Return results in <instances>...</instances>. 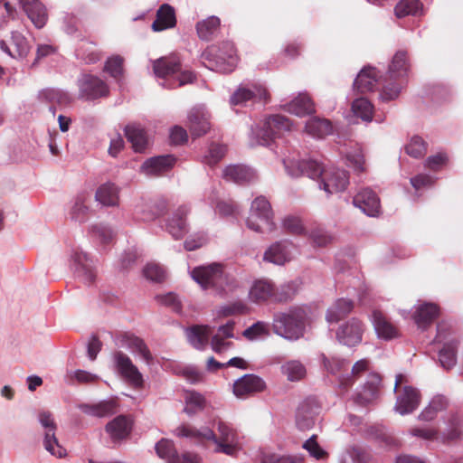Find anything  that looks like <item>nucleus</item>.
<instances>
[{"label":"nucleus","mask_w":463,"mask_h":463,"mask_svg":"<svg viewBox=\"0 0 463 463\" xmlns=\"http://www.w3.org/2000/svg\"><path fill=\"white\" fill-rule=\"evenodd\" d=\"M96 200L104 206H116L118 204V188L112 183L101 184L95 194Z\"/></svg>","instance_id":"obj_43"},{"label":"nucleus","mask_w":463,"mask_h":463,"mask_svg":"<svg viewBox=\"0 0 463 463\" xmlns=\"http://www.w3.org/2000/svg\"><path fill=\"white\" fill-rule=\"evenodd\" d=\"M239 57L235 45L231 41L209 45L201 54V61L207 69L231 73L237 67Z\"/></svg>","instance_id":"obj_1"},{"label":"nucleus","mask_w":463,"mask_h":463,"mask_svg":"<svg viewBox=\"0 0 463 463\" xmlns=\"http://www.w3.org/2000/svg\"><path fill=\"white\" fill-rule=\"evenodd\" d=\"M321 357L325 368L330 373L335 374L342 370H346L349 367V362L347 360L338 357L328 358L325 354H322Z\"/></svg>","instance_id":"obj_60"},{"label":"nucleus","mask_w":463,"mask_h":463,"mask_svg":"<svg viewBox=\"0 0 463 463\" xmlns=\"http://www.w3.org/2000/svg\"><path fill=\"white\" fill-rule=\"evenodd\" d=\"M38 99L51 104L59 106H67L72 102V97L67 92L60 89L47 88L42 90L38 94Z\"/></svg>","instance_id":"obj_42"},{"label":"nucleus","mask_w":463,"mask_h":463,"mask_svg":"<svg viewBox=\"0 0 463 463\" xmlns=\"http://www.w3.org/2000/svg\"><path fill=\"white\" fill-rule=\"evenodd\" d=\"M143 274L148 280L161 283L166 278V272L163 267L156 263H148L143 269Z\"/></svg>","instance_id":"obj_59"},{"label":"nucleus","mask_w":463,"mask_h":463,"mask_svg":"<svg viewBox=\"0 0 463 463\" xmlns=\"http://www.w3.org/2000/svg\"><path fill=\"white\" fill-rule=\"evenodd\" d=\"M406 153L414 157H422L427 152V143L420 137H413L405 146Z\"/></svg>","instance_id":"obj_58"},{"label":"nucleus","mask_w":463,"mask_h":463,"mask_svg":"<svg viewBox=\"0 0 463 463\" xmlns=\"http://www.w3.org/2000/svg\"><path fill=\"white\" fill-rule=\"evenodd\" d=\"M176 25L175 8L169 4H163L156 11V19L152 24L154 32H162L172 29Z\"/></svg>","instance_id":"obj_30"},{"label":"nucleus","mask_w":463,"mask_h":463,"mask_svg":"<svg viewBox=\"0 0 463 463\" xmlns=\"http://www.w3.org/2000/svg\"><path fill=\"white\" fill-rule=\"evenodd\" d=\"M227 148L223 145L213 144L211 145L208 155L205 156L204 161L207 165H216L225 155Z\"/></svg>","instance_id":"obj_63"},{"label":"nucleus","mask_w":463,"mask_h":463,"mask_svg":"<svg viewBox=\"0 0 463 463\" xmlns=\"http://www.w3.org/2000/svg\"><path fill=\"white\" fill-rule=\"evenodd\" d=\"M116 372L135 388H141L144 384L142 373L133 364L129 356L122 351H116L112 355Z\"/></svg>","instance_id":"obj_12"},{"label":"nucleus","mask_w":463,"mask_h":463,"mask_svg":"<svg viewBox=\"0 0 463 463\" xmlns=\"http://www.w3.org/2000/svg\"><path fill=\"white\" fill-rule=\"evenodd\" d=\"M246 224L256 232H272L275 229L273 212L266 197L259 196L251 203Z\"/></svg>","instance_id":"obj_8"},{"label":"nucleus","mask_w":463,"mask_h":463,"mask_svg":"<svg viewBox=\"0 0 463 463\" xmlns=\"http://www.w3.org/2000/svg\"><path fill=\"white\" fill-rule=\"evenodd\" d=\"M38 420L43 428H44L43 445L47 451L52 456L57 458H63L66 456V449L60 445L56 438L55 431L57 425L50 411H43L38 414Z\"/></svg>","instance_id":"obj_13"},{"label":"nucleus","mask_w":463,"mask_h":463,"mask_svg":"<svg viewBox=\"0 0 463 463\" xmlns=\"http://www.w3.org/2000/svg\"><path fill=\"white\" fill-rule=\"evenodd\" d=\"M91 237L99 241L101 244H109L114 238V232L111 228L104 224H95L90 228Z\"/></svg>","instance_id":"obj_55"},{"label":"nucleus","mask_w":463,"mask_h":463,"mask_svg":"<svg viewBox=\"0 0 463 463\" xmlns=\"http://www.w3.org/2000/svg\"><path fill=\"white\" fill-rule=\"evenodd\" d=\"M378 73L374 67H364L354 81V89L359 93L373 91L378 82Z\"/></svg>","instance_id":"obj_32"},{"label":"nucleus","mask_w":463,"mask_h":463,"mask_svg":"<svg viewBox=\"0 0 463 463\" xmlns=\"http://www.w3.org/2000/svg\"><path fill=\"white\" fill-rule=\"evenodd\" d=\"M449 331V326L447 323L440 322L438 324L436 341L439 343L444 342L442 348L439 352V361L440 365L446 370H449L456 365L458 347V341L455 338L445 342Z\"/></svg>","instance_id":"obj_11"},{"label":"nucleus","mask_w":463,"mask_h":463,"mask_svg":"<svg viewBox=\"0 0 463 463\" xmlns=\"http://www.w3.org/2000/svg\"><path fill=\"white\" fill-rule=\"evenodd\" d=\"M205 398L199 392H189L185 398L184 411L192 416L205 407Z\"/></svg>","instance_id":"obj_52"},{"label":"nucleus","mask_w":463,"mask_h":463,"mask_svg":"<svg viewBox=\"0 0 463 463\" xmlns=\"http://www.w3.org/2000/svg\"><path fill=\"white\" fill-rule=\"evenodd\" d=\"M217 430L220 433L219 440L225 442H236L237 433L236 430L227 422L219 420L217 421Z\"/></svg>","instance_id":"obj_64"},{"label":"nucleus","mask_w":463,"mask_h":463,"mask_svg":"<svg viewBox=\"0 0 463 463\" xmlns=\"http://www.w3.org/2000/svg\"><path fill=\"white\" fill-rule=\"evenodd\" d=\"M125 135L136 152L145 150L147 145V136L146 130L140 125L129 124L126 126Z\"/></svg>","instance_id":"obj_38"},{"label":"nucleus","mask_w":463,"mask_h":463,"mask_svg":"<svg viewBox=\"0 0 463 463\" xmlns=\"http://www.w3.org/2000/svg\"><path fill=\"white\" fill-rule=\"evenodd\" d=\"M74 270L86 284H91L96 278L92 260L84 251L76 250L71 256Z\"/></svg>","instance_id":"obj_27"},{"label":"nucleus","mask_w":463,"mask_h":463,"mask_svg":"<svg viewBox=\"0 0 463 463\" xmlns=\"http://www.w3.org/2000/svg\"><path fill=\"white\" fill-rule=\"evenodd\" d=\"M285 167L291 176L298 177L300 175H307L309 178L316 179L320 177L325 169L322 165L316 160H301L297 163H288L287 160H283Z\"/></svg>","instance_id":"obj_21"},{"label":"nucleus","mask_w":463,"mask_h":463,"mask_svg":"<svg viewBox=\"0 0 463 463\" xmlns=\"http://www.w3.org/2000/svg\"><path fill=\"white\" fill-rule=\"evenodd\" d=\"M189 212L190 209L186 205H181L166 220V231L175 240H180L187 233L186 216Z\"/></svg>","instance_id":"obj_23"},{"label":"nucleus","mask_w":463,"mask_h":463,"mask_svg":"<svg viewBox=\"0 0 463 463\" xmlns=\"http://www.w3.org/2000/svg\"><path fill=\"white\" fill-rule=\"evenodd\" d=\"M306 314L300 308H292L288 312H278L273 316V332L288 340H298L305 334Z\"/></svg>","instance_id":"obj_4"},{"label":"nucleus","mask_w":463,"mask_h":463,"mask_svg":"<svg viewBox=\"0 0 463 463\" xmlns=\"http://www.w3.org/2000/svg\"><path fill=\"white\" fill-rule=\"evenodd\" d=\"M266 383L262 378L255 374H245L233 384V393L238 398H246L264 391Z\"/></svg>","instance_id":"obj_20"},{"label":"nucleus","mask_w":463,"mask_h":463,"mask_svg":"<svg viewBox=\"0 0 463 463\" xmlns=\"http://www.w3.org/2000/svg\"><path fill=\"white\" fill-rule=\"evenodd\" d=\"M307 133L317 138H323L333 133V125L330 120L312 118L306 123Z\"/></svg>","instance_id":"obj_44"},{"label":"nucleus","mask_w":463,"mask_h":463,"mask_svg":"<svg viewBox=\"0 0 463 463\" xmlns=\"http://www.w3.org/2000/svg\"><path fill=\"white\" fill-rule=\"evenodd\" d=\"M0 49L14 59L24 58L27 56L30 46L27 39L19 32H13L10 44L5 41H0Z\"/></svg>","instance_id":"obj_26"},{"label":"nucleus","mask_w":463,"mask_h":463,"mask_svg":"<svg viewBox=\"0 0 463 463\" xmlns=\"http://www.w3.org/2000/svg\"><path fill=\"white\" fill-rule=\"evenodd\" d=\"M382 379L377 373H370L362 387L356 393L354 402L366 405L378 397Z\"/></svg>","instance_id":"obj_29"},{"label":"nucleus","mask_w":463,"mask_h":463,"mask_svg":"<svg viewBox=\"0 0 463 463\" xmlns=\"http://www.w3.org/2000/svg\"><path fill=\"white\" fill-rule=\"evenodd\" d=\"M175 434L181 438L189 439L196 445L204 446L206 442L213 441L216 445L214 451L217 453L232 456L236 451L235 442L219 440L213 430L209 427L197 429L189 424H182L175 429Z\"/></svg>","instance_id":"obj_6"},{"label":"nucleus","mask_w":463,"mask_h":463,"mask_svg":"<svg viewBox=\"0 0 463 463\" xmlns=\"http://www.w3.org/2000/svg\"><path fill=\"white\" fill-rule=\"evenodd\" d=\"M148 206L152 208L153 211L142 215V221L144 222L153 221L156 218L165 214L168 206L167 201L164 198H160L153 202H148Z\"/></svg>","instance_id":"obj_57"},{"label":"nucleus","mask_w":463,"mask_h":463,"mask_svg":"<svg viewBox=\"0 0 463 463\" xmlns=\"http://www.w3.org/2000/svg\"><path fill=\"white\" fill-rule=\"evenodd\" d=\"M394 12L398 18L419 16L423 14V5L420 0H401L395 5Z\"/></svg>","instance_id":"obj_48"},{"label":"nucleus","mask_w":463,"mask_h":463,"mask_svg":"<svg viewBox=\"0 0 463 463\" xmlns=\"http://www.w3.org/2000/svg\"><path fill=\"white\" fill-rule=\"evenodd\" d=\"M78 98L85 101H92L106 98L109 94V85L96 75L82 74L77 80Z\"/></svg>","instance_id":"obj_10"},{"label":"nucleus","mask_w":463,"mask_h":463,"mask_svg":"<svg viewBox=\"0 0 463 463\" xmlns=\"http://www.w3.org/2000/svg\"><path fill=\"white\" fill-rule=\"evenodd\" d=\"M261 463H304L305 458L303 456H279L276 454H263Z\"/></svg>","instance_id":"obj_61"},{"label":"nucleus","mask_w":463,"mask_h":463,"mask_svg":"<svg viewBox=\"0 0 463 463\" xmlns=\"http://www.w3.org/2000/svg\"><path fill=\"white\" fill-rule=\"evenodd\" d=\"M268 99V91L266 88L259 84L240 85L239 88L231 96L232 105L246 106L249 102H263Z\"/></svg>","instance_id":"obj_14"},{"label":"nucleus","mask_w":463,"mask_h":463,"mask_svg":"<svg viewBox=\"0 0 463 463\" xmlns=\"http://www.w3.org/2000/svg\"><path fill=\"white\" fill-rule=\"evenodd\" d=\"M212 328L209 326H193L186 329L189 343L198 350H203L209 341Z\"/></svg>","instance_id":"obj_40"},{"label":"nucleus","mask_w":463,"mask_h":463,"mask_svg":"<svg viewBox=\"0 0 463 463\" xmlns=\"http://www.w3.org/2000/svg\"><path fill=\"white\" fill-rule=\"evenodd\" d=\"M90 209L85 204V195L80 194L75 198L71 210V218L80 223L85 222L89 218Z\"/></svg>","instance_id":"obj_51"},{"label":"nucleus","mask_w":463,"mask_h":463,"mask_svg":"<svg viewBox=\"0 0 463 463\" xmlns=\"http://www.w3.org/2000/svg\"><path fill=\"white\" fill-rule=\"evenodd\" d=\"M221 27V20L215 15L199 21L196 25L198 37L203 41H211L217 36Z\"/></svg>","instance_id":"obj_37"},{"label":"nucleus","mask_w":463,"mask_h":463,"mask_svg":"<svg viewBox=\"0 0 463 463\" xmlns=\"http://www.w3.org/2000/svg\"><path fill=\"white\" fill-rule=\"evenodd\" d=\"M409 69L407 52L398 51L392 57L386 76V80H394L395 82L386 83L383 86L380 95L383 101H390L398 98L402 83L408 76Z\"/></svg>","instance_id":"obj_5"},{"label":"nucleus","mask_w":463,"mask_h":463,"mask_svg":"<svg viewBox=\"0 0 463 463\" xmlns=\"http://www.w3.org/2000/svg\"><path fill=\"white\" fill-rule=\"evenodd\" d=\"M281 371L288 380L291 382L301 380L307 373L306 367L297 360H291L282 364Z\"/></svg>","instance_id":"obj_50"},{"label":"nucleus","mask_w":463,"mask_h":463,"mask_svg":"<svg viewBox=\"0 0 463 463\" xmlns=\"http://www.w3.org/2000/svg\"><path fill=\"white\" fill-rule=\"evenodd\" d=\"M119 341L121 346L127 347L133 354H139L147 364L153 362L152 354L142 338L133 334L124 333L120 335Z\"/></svg>","instance_id":"obj_28"},{"label":"nucleus","mask_w":463,"mask_h":463,"mask_svg":"<svg viewBox=\"0 0 463 463\" xmlns=\"http://www.w3.org/2000/svg\"><path fill=\"white\" fill-rule=\"evenodd\" d=\"M223 178L238 184H244L255 179V172L245 165H229L223 170Z\"/></svg>","instance_id":"obj_33"},{"label":"nucleus","mask_w":463,"mask_h":463,"mask_svg":"<svg viewBox=\"0 0 463 463\" xmlns=\"http://www.w3.org/2000/svg\"><path fill=\"white\" fill-rule=\"evenodd\" d=\"M190 274L202 288L212 289L220 296H225L238 286L235 279H229L219 263L195 267Z\"/></svg>","instance_id":"obj_2"},{"label":"nucleus","mask_w":463,"mask_h":463,"mask_svg":"<svg viewBox=\"0 0 463 463\" xmlns=\"http://www.w3.org/2000/svg\"><path fill=\"white\" fill-rule=\"evenodd\" d=\"M124 59L119 55H113L105 62L104 71L108 72L112 78L119 80L124 72Z\"/></svg>","instance_id":"obj_53"},{"label":"nucleus","mask_w":463,"mask_h":463,"mask_svg":"<svg viewBox=\"0 0 463 463\" xmlns=\"http://www.w3.org/2000/svg\"><path fill=\"white\" fill-rule=\"evenodd\" d=\"M302 448L317 460H325L328 458V453L318 444L317 436L315 434L303 443Z\"/></svg>","instance_id":"obj_54"},{"label":"nucleus","mask_w":463,"mask_h":463,"mask_svg":"<svg viewBox=\"0 0 463 463\" xmlns=\"http://www.w3.org/2000/svg\"><path fill=\"white\" fill-rule=\"evenodd\" d=\"M93 42H81L75 51L78 60L82 61L86 64H94L101 59V52L95 48Z\"/></svg>","instance_id":"obj_46"},{"label":"nucleus","mask_w":463,"mask_h":463,"mask_svg":"<svg viewBox=\"0 0 463 463\" xmlns=\"http://www.w3.org/2000/svg\"><path fill=\"white\" fill-rule=\"evenodd\" d=\"M106 430L113 440H120L130 434L131 422L126 416L120 415L106 425Z\"/></svg>","instance_id":"obj_39"},{"label":"nucleus","mask_w":463,"mask_h":463,"mask_svg":"<svg viewBox=\"0 0 463 463\" xmlns=\"http://www.w3.org/2000/svg\"><path fill=\"white\" fill-rule=\"evenodd\" d=\"M320 407L314 398H307L298 407L296 413V424L301 430H310L314 427L316 416L319 413Z\"/></svg>","instance_id":"obj_17"},{"label":"nucleus","mask_w":463,"mask_h":463,"mask_svg":"<svg viewBox=\"0 0 463 463\" xmlns=\"http://www.w3.org/2000/svg\"><path fill=\"white\" fill-rule=\"evenodd\" d=\"M363 333V323L356 318H352L339 326L336 337L343 345L354 346L361 343Z\"/></svg>","instance_id":"obj_19"},{"label":"nucleus","mask_w":463,"mask_h":463,"mask_svg":"<svg viewBox=\"0 0 463 463\" xmlns=\"http://www.w3.org/2000/svg\"><path fill=\"white\" fill-rule=\"evenodd\" d=\"M289 119L281 115H274L267 118L261 127L251 128L250 145L269 146L271 142L280 137L285 132L291 130Z\"/></svg>","instance_id":"obj_7"},{"label":"nucleus","mask_w":463,"mask_h":463,"mask_svg":"<svg viewBox=\"0 0 463 463\" xmlns=\"http://www.w3.org/2000/svg\"><path fill=\"white\" fill-rule=\"evenodd\" d=\"M367 361L363 359L356 362L353 367L351 375L341 376L339 379V386L344 390H347L354 382V378H356L361 373H364L367 368Z\"/></svg>","instance_id":"obj_56"},{"label":"nucleus","mask_w":463,"mask_h":463,"mask_svg":"<svg viewBox=\"0 0 463 463\" xmlns=\"http://www.w3.org/2000/svg\"><path fill=\"white\" fill-rule=\"evenodd\" d=\"M188 128L192 137H199L210 129L209 114L202 107L193 108L188 113Z\"/></svg>","instance_id":"obj_25"},{"label":"nucleus","mask_w":463,"mask_h":463,"mask_svg":"<svg viewBox=\"0 0 463 463\" xmlns=\"http://www.w3.org/2000/svg\"><path fill=\"white\" fill-rule=\"evenodd\" d=\"M157 456L166 460V463H200V458L194 453L185 452L179 455L173 441L162 439L156 444Z\"/></svg>","instance_id":"obj_15"},{"label":"nucleus","mask_w":463,"mask_h":463,"mask_svg":"<svg viewBox=\"0 0 463 463\" xmlns=\"http://www.w3.org/2000/svg\"><path fill=\"white\" fill-rule=\"evenodd\" d=\"M263 260L276 265H284L289 260L286 245L282 242L273 243L264 252Z\"/></svg>","instance_id":"obj_47"},{"label":"nucleus","mask_w":463,"mask_h":463,"mask_svg":"<svg viewBox=\"0 0 463 463\" xmlns=\"http://www.w3.org/2000/svg\"><path fill=\"white\" fill-rule=\"evenodd\" d=\"M349 184V175L345 170L333 168L324 171L320 188H323L328 194L343 192Z\"/></svg>","instance_id":"obj_18"},{"label":"nucleus","mask_w":463,"mask_h":463,"mask_svg":"<svg viewBox=\"0 0 463 463\" xmlns=\"http://www.w3.org/2000/svg\"><path fill=\"white\" fill-rule=\"evenodd\" d=\"M352 110L362 120L365 122L372 121L373 106L367 99L359 98L354 99L352 103Z\"/></svg>","instance_id":"obj_49"},{"label":"nucleus","mask_w":463,"mask_h":463,"mask_svg":"<svg viewBox=\"0 0 463 463\" xmlns=\"http://www.w3.org/2000/svg\"><path fill=\"white\" fill-rule=\"evenodd\" d=\"M439 314V307L438 305L426 302L416 307L413 319L419 327L425 329L438 317Z\"/></svg>","instance_id":"obj_31"},{"label":"nucleus","mask_w":463,"mask_h":463,"mask_svg":"<svg viewBox=\"0 0 463 463\" xmlns=\"http://www.w3.org/2000/svg\"><path fill=\"white\" fill-rule=\"evenodd\" d=\"M156 300L159 304L171 308L175 313H180L182 310V303L177 295L173 292L165 295H157L156 296Z\"/></svg>","instance_id":"obj_62"},{"label":"nucleus","mask_w":463,"mask_h":463,"mask_svg":"<svg viewBox=\"0 0 463 463\" xmlns=\"http://www.w3.org/2000/svg\"><path fill=\"white\" fill-rule=\"evenodd\" d=\"M23 11L37 29L45 26L49 13L41 0H18Z\"/></svg>","instance_id":"obj_22"},{"label":"nucleus","mask_w":463,"mask_h":463,"mask_svg":"<svg viewBox=\"0 0 463 463\" xmlns=\"http://www.w3.org/2000/svg\"><path fill=\"white\" fill-rule=\"evenodd\" d=\"M298 292V285L294 281L276 287L269 279L254 281L249 291V298L254 303H287L293 299Z\"/></svg>","instance_id":"obj_3"},{"label":"nucleus","mask_w":463,"mask_h":463,"mask_svg":"<svg viewBox=\"0 0 463 463\" xmlns=\"http://www.w3.org/2000/svg\"><path fill=\"white\" fill-rule=\"evenodd\" d=\"M354 308V302L347 298H338L327 309L326 319L328 323H336L345 317Z\"/></svg>","instance_id":"obj_41"},{"label":"nucleus","mask_w":463,"mask_h":463,"mask_svg":"<svg viewBox=\"0 0 463 463\" xmlns=\"http://www.w3.org/2000/svg\"><path fill=\"white\" fill-rule=\"evenodd\" d=\"M372 321L377 335L385 340L398 336V329L383 316L381 311L374 310Z\"/></svg>","instance_id":"obj_34"},{"label":"nucleus","mask_w":463,"mask_h":463,"mask_svg":"<svg viewBox=\"0 0 463 463\" xmlns=\"http://www.w3.org/2000/svg\"><path fill=\"white\" fill-rule=\"evenodd\" d=\"M420 394L412 386H404L401 394L397 396L394 410L401 415L411 413L420 404Z\"/></svg>","instance_id":"obj_24"},{"label":"nucleus","mask_w":463,"mask_h":463,"mask_svg":"<svg viewBox=\"0 0 463 463\" xmlns=\"http://www.w3.org/2000/svg\"><path fill=\"white\" fill-rule=\"evenodd\" d=\"M353 204L370 217H376L381 212L380 198L377 194L370 188L360 190L354 196Z\"/></svg>","instance_id":"obj_16"},{"label":"nucleus","mask_w":463,"mask_h":463,"mask_svg":"<svg viewBox=\"0 0 463 463\" xmlns=\"http://www.w3.org/2000/svg\"><path fill=\"white\" fill-rule=\"evenodd\" d=\"M175 163V158L171 155L151 157L144 162L142 169L147 175H158L168 171Z\"/></svg>","instance_id":"obj_35"},{"label":"nucleus","mask_w":463,"mask_h":463,"mask_svg":"<svg viewBox=\"0 0 463 463\" xmlns=\"http://www.w3.org/2000/svg\"><path fill=\"white\" fill-rule=\"evenodd\" d=\"M284 109L291 114L303 117L315 112L314 103L306 93H300L297 98L284 105Z\"/></svg>","instance_id":"obj_36"},{"label":"nucleus","mask_w":463,"mask_h":463,"mask_svg":"<svg viewBox=\"0 0 463 463\" xmlns=\"http://www.w3.org/2000/svg\"><path fill=\"white\" fill-rule=\"evenodd\" d=\"M79 408L88 415L99 418L108 417L116 412V403L113 401H101L96 404L82 403Z\"/></svg>","instance_id":"obj_45"},{"label":"nucleus","mask_w":463,"mask_h":463,"mask_svg":"<svg viewBox=\"0 0 463 463\" xmlns=\"http://www.w3.org/2000/svg\"><path fill=\"white\" fill-rule=\"evenodd\" d=\"M153 70L158 78L174 77L176 75L177 86L192 83L195 75L191 71H183L180 58L177 55L162 57L154 61Z\"/></svg>","instance_id":"obj_9"}]
</instances>
